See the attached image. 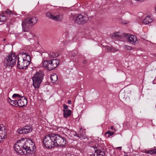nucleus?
<instances>
[{
	"instance_id": "f257e3e1",
	"label": "nucleus",
	"mask_w": 156,
	"mask_h": 156,
	"mask_svg": "<svg viewBox=\"0 0 156 156\" xmlns=\"http://www.w3.org/2000/svg\"><path fill=\"white\" fill-rule=\"evenodd\" d=\"M35 148V144L32 140H27L24 139L18 140L14 145V149L17 153L22 155L28 154H33Z\"/></svg>"
},
{
	"instance_id": "f03ea898",
	"label": "nucleus",
	"mask_w": 156,
	"mask_h": 156,
	"mask_svg": "<svg viewBox=\"0 0 156 156\" xmlns=\"http://www.w3.org/2000/svg\"><path fill=\"white\" fill-rule=\"evenodd\" d=\"M60 61L58 59L44 60L41 64V67H44L48 70H51L57 67Z\"/></svg>"
},
{
	"instance_id": "7ed1b4c3",
	"label": "nucleus",
	"mask_w": 156,
	"mask_h": 156,
	"mask_svg": "<svg viewBox=\"0 0 156 156\" xmlns=\"http://www.w3.org/2000/svg\"><path fill=\"white\" fill-rule=\"evenodd\" d=\"M43 142L46 148H51L55 147L54 134L46 135L43 140Z\"/></svg>"
},
{
	"instance_id": "20e7f679",
	"label": "nucleus",
	"mask_w": 156,
	"mask_h": 156,
	"mask_svg": "<svg viewBox=\"0 0 156 156\" xmlns=\"http://www.w3.org/2000/svg\"><path fill=\"white\" fill-rule=\"evenodd\" d=\"M54 136L55 147L58 146H63L66 145V139L67 136L65 134H54Z\"/></svg>"
},
{
	"instance_id": "39448f33",
	"label": "nucleus",
	"mask_w": 156,
	"mask_h": 156,
	"mask_svg": "<svg viewBox=\"0 0 156 156\" xmlns=\"http://www.w3.org/2000/svg\"><path fill=\"white\" fill-rule=\"evenodd\" d=\"M8 101L11 105L14 106H19L21 107L25 106L27 105V99L23 96L18 100H12L9 98Z\"/></svg>"
},
{
	"instance_id": "423d86ee",
	"label": "nucleus",
	"mask_w": 156,
	"mask_h": 156,
	"mask_svg": "<svg viewBox=\"0 0 156 156\" xmlns=\"http://www.w3.org/2000/svg\"><path fill=\"white\" fill-rule=\"evenodd\" d=\"M17 59V56L14 54H11L5 59L4 64L6 66L12 67L16 64Z\"/></svg>"
},
{
	"instance_id": "0eeeda50",
	"label": "nucleus",
	"mask_w": 156,
	"mask_h": 156,
	"mask_svg": "<svg viewBox=\"0 0 156 156\" xmlns=\"http://www.w3.org/2000/svg\"><path fill=\"white\" fill-rule=\"evenodd\" d=\"M89 19L86 14H80L74 17L73 20L75 23L79 25H83L87 22Z\"/></svg>"
},
{
	"instance_id": "6e6552de",
	"label": "nucleus",
	"mask_w": 156,
	"mask_h": 156,
	"mask_svg": "<svg viewBox=\"0 0 156 156\" xmlns=\"http://www.w3.org/2000/svg\"><path fill=\"white\" fill-rule=\"evenodd\" d=\"M43 77V74L40 72H37L32 77L33 85L35 88L39 87Z\"/></svg>"
},
{
	"instance_id": "1a4fd4ad",
	"label": "nucleus",
	"mask_w": 156,
	"mask_h": 156,
	"mask_svg": "<svg viewBox=\"0 0 156 156\" xmlns=\"http://www.w3.org/2000/svg\"><path fill=\"white\" fill-rule=\"evenodd\" d=\"M38 20L37 18L35 16L27 18L22 22V25L23 28H25L28 26V25L32 26L35 24Z\"/></svg>"
},
{
	"instance_id": "9d476101",
	"label": "nucleus",
	"mask_w": 156,
	"mask_h": 156,
	"mask_svg": "<svg viewBox=\"0 0 156 156\" xmlns=\"http://www.w3.org/2000/svg\"><path fill=\"white\" fill-rule=\"evenodd\" d=\"M17 56V59L24 60H30V55L26 52V51H22L19 53Z\"/></svg>"
},
{
	"instance_id": "9b49d317",
	"label": "nucleus",
	"mask_w": 156,
	"mask_h": 156,
	"mask_svg": "<svg viewBox=\"0 0 156 156\" xmlns=\"http://www.w3.org/2000/svg\"><path fill=\"white\" fill-rule=\"evenodd\" d=\"M30 61L18 59L17 66L20 69H24L29 64Z\"/></svg>"
},
{
	"instance_id": "f8f14e48",
	"label": "nucleus",
	"mask_w": 156,
	"mask_h": 156,
	"mask_svg": "<svg viewBox=\"0 0 156 156\" xmlns=\"http://www.w3.org/2000/svg\"><path fill=\"white\" fill-rule=\"evenodd\" d=\"M124 35L128 40V42L132 44H135L137 41V39L135 35L130 34H124Z\"/></svg>"
},
{
	"instance_id": "ddd939ff",
	"label": "nucleus",
	"mask_w": 156,
	"mask_h": 156,
	"mask_svg": "<svg viewBox=\"0 0 156 156\" xmlns=\"http://www.w3.org/2000/svg\"><path fill=\"white\" fill-rule=\"evenodd\" d=\"M32 130V128L30 126H25L22 128H19L18 132L20 134H27L30 133Z\"/></svg>"
},
{
	"instance_id": "4468645a",
	"label": "nucleus",
	"mask_w": 156,
	"mask_h": 156,
	"mask_svg": "<svg viewBox=\"0 0 156 156\" xmlns=\"http://www.w3.org/2000/svg\"><path fill=\"white\" fill-rule=\"evenodd\" d=\"M7 133L6 129L0 130V139L2 142L5 138H7Z\"/></svg>"
},
{
	"instance_id": "2eb2a0df",
	"label": "nucleus",
	"mask_w": 156,
	"mask_h": 156,
	"mask_svg": "<svg viewBox=\"0 0 156 156\" xmlns=\"http://www.w3.org/2000/svg\"><path fill=\"white\" fill-rule=\"evenodd\" d=\"M23 36L27 39L30 40L32 39L35 35L30 32H27L23 34Z\"/></svg>"
},
{
	"instance_id": "dca6fc26",
	"label": "nucleus",
	"mask_w": 156,
	"mask_h": 156,
	"mask_svg": "<svg viewBox=\"0 0 156 156\" xmlns=\"http://www.w3.org/2000/svg\"><path fill=\"white\" fill-rule=\"evenodd\" d=\"M103 141L98 142V144H97V146H95L93 147L94 150L95 149H98V150H101V149H104V144L103 143H102Z\"/></svg>"
},
{
	"instance_id": "f3484780",
	"label": "nucleus",
	"mask_w": 156,
	"mask_h": 156,
	"mask_svg": "<svg viewBox=\"0 0 156 156\" xmlns=\"http://www.w3.org/2000/svg\"><path fill=\"white\" fill-rule=\"evenodd\" d=\"M83 130V128H80L79 133L78 134L76 133L74 135V136L80 138H85L86 137L85 132H84L82 134H81V131H82Z\"/></svg>"
},
{
	"instance_id": "a211bd4d",
	"label": "nucleus",
	"mask_w": 156,
	"mask_h": 156,
	"mask_svg": "<svg viewBox=\"0 0 156 156\" xmlns=\"http://www.w3.org/2000/svg\"><path fill=\"white\" fill-rule=\"evenodd\" d=\"M105 154L104 151H102L101 150H98L95 149V153L94 156H104Z\"/></svg>"
},
{
	"instance_id": "6ab92c4d",
	"label": "nucleus",
	"mask_w": 156,
	"mask_h": 156,
	"mask_svg": "<svg viewBox=\"0 0 156 156\" xmlns=\"http://www.w3.org/2000/svg\"><path fill=\"white\" fill-rule=\"evenodd\" d=\"M153 19L150 16H147L143 20V23L145 24H148L152 22Z\"/></svg>"
},
{
	"instance_id": "aec40b11",
	"label": "nucleus",
	"mask_w": 156,
	"mask_h": 156,
	"mask_svg": "<svg viewBox=\"0 0 156 156\" xmlns=\"http://www.w3.org/2000/svg\"><path fill=\"white\" fill-rule=\"evenodd\" d=\"M106 50L108 52L115 53L118 51L119 49L112 46H108L106 48Z\"/></svg>"
},
{
	"instance_id": "412c9836",
	"label": "nucleus",
	"mask_w": 156,
	"mask_h": 156,
	"mask_svg": "<svg viewBox=\"0 0 156 156\" xmlns=\"http://www.w3.org/2000/svg\"><path fill=\"white\" fill-rule=\"evenodd\" d=\"M63 116L65 118H68L71 114V111L70 110H63Z\"/></svg>"
},
{
	"instance_id": "4be33fe9",
	"label": "nucleus",
	"mask_w": 156,
	"mask_h": 156,
	"mask_svg": "<svg viewBox=\"0 0 156 156\" xmlns=\"http://www.w3.org/2000/svg\"><path fill=\"white\" fill-rule=\"evenodd\" d=\"M63 18L62 15H59L57 16H54L52 19L57 21H62Z\"/></svg>"
},
{
	"instance_id": "5701e85b",
	"label": "nucleus",
	"mask_w": 156,
	"mask_h": 156,
	"mask_svg": "<svg viewBox=\"0 0 156 156\" xmlns=\"http://www.w3.org/2000/svg\"><path fill=\"white\" fill-rule=\"evenodd\" d=\"M50 78L52 82L54 83L57 81L58 80V76L56 74L51 75Z\"/></svg>"
},
{
	"instance_id": "b1692460",
	"label": "nucleus",
	"mask_w": 156,
	"mask_h": 156,
	"mask_svg": "<svg viewBox=\"0 0 156 156\" xmlns=\"http://www.w3.org/2000/svg\"><path fill=\"white\" fill-rule=\"evenodd\" d=\"M22 97V96L19 94H14L12 95V98L13 99V100H15V99H19Z\"/></svg>"
},
{
	"instance_id": "393cba45",
	"label": "nucleus",
	"mask_w": 156,
	"mask_h": 156,
	"mask_svg": "<svg viewBox=\"0 0 156 156\" xmlns=\"http://www.w3.org/2000/svg\"><path fill=\"white\" fill-rule=\"evenodd\" d=\"M155 148L152 150H151L147 151H146L145 153L148 154H156V148L154 147Z\"/></svg>"
},
{
	"instance_id": "a878e982",
	"label": "nucleus",
	"mask_w": 156,
	"mask_h": 156,
	"mask_svg": "<svg viewBox=\"0 0 156 156\" xmlns=\"http://www.w3.org/2000/svg\"><path fill=\"white\" fill-rule=\"evenodd\" d=\"M6 20V18L3 15V13L0 14V22H4Z\"/></svg>"
},
{
	"instance_id": "bb28decb",
	"label": "nucleus",
	"mask_w": 156,
	"mask_h": 156,
	"mask_svg": "<svg viewBox=\"0 0 156 156\" xmlns=\"http://www.w3.org/2000/svg\"><path fill=\"white\" fill-rule=\"evenodd\" d=\"M114 134V132L108 131L105 133V136L107 137H109L110 136L113 135Z\"/></svg>"
},
{
	"instance_id": "cd10ccee",
	"label": "nucleus",
	"mask_w": 156,
	"mask_h": 156,
	"mask_svg": "<svg viewBox=\"0 0 156 156\" xmlns=\"http://www.w3.org/2000/svg\"><path fill=\"white\" fill-rule=\"evenodd\" d=\"M47 17L49 18V19H52L54 15H53L50 12H47L46 14Z\"/></svg>"
},
{
	"instance_id": "c85d7f7f",
	"label": "nucleus",
	"mask_w": 156,
	"mask_h": 156,
	"mask_svg": "<svg viewBox=\"0 0 156 156\" xmlns=\"http://www.w3.org/2000/svg\"><path fill=\"white\" fill-rule=\"evenodd\" d=\"M117 40L120 41H125V37L123 36L120 35V37H118Z\"/></svg>"
},
{
	"instance_id": "c756f323",
	"label": "nucleus",
	"mask_w": 156,
	"mask_h": 156,
	"mask_svg": "<svg viewBox=\"0 0 156 156\" xmlns=\"http://www.w3.org/2000/svg\"><path fill=\"white\" fill-rule=\"evenodd\" d=\"M124 48L125 49L129 50H131L132 49L131 47L127 45H124Z\"/></svg>"
},
{
	"instance_id": "7c9ffc66",
	"label": "nucleus",
	"mask_w": 156,
	"mask_h": 156,
	"mask_svg": "<svg viewBox=\"0 0 156 156\" xmlns=\"http://www.w3.org/2000/svg\"><path fill=\"white\" fill-rule=\"evenodd\" d=\"M120 35L119 33H115L114 34V36L116 39H118V37H120Z\"/></svg>"
},
{
	"instance_id": "2f4dec72",
	"label": "nucleus",
	"mask_w": 156,
	"mask_h": 156,
	"mask_svg": "<svg viewBox=\"0 0 156 156\" xmlns=\"http://www.w3.org/2000/svg\"><path fill=\"white\" fill-rule=\"evenodd\" d=\"M5 12L7 14H10L12 13V11L9 9H7L5 11Z\"/></svg>"
},
{
	"instance_id": "473e14b6",
	"label": "nucleus",
	"mask_w": 156,
	"mask_h": 156,
	"mask_svg": "<svg viewBox=\"0 0 156 156\" xmlns=\"http://www.w3.org/2000/svg\"><path fill=\"white\" fill-rule=\"evenodd\" d=\"M6 129H5V127L3 126V125L2 126H1L0 125V130H5Z\"/></svg>"
},
{
	"instance_id": "72a5a7b5",
	"label": "nucleus",
	"mask_w": 156,
	"mask_h": 156,
	"mask_svg": "<svg viewBox=\"0 0 156 156\" xmlns=\"http://www.w3.org/2000/svg\"><path fill=\"white\" fill-rule=\"evenodd\" d=\"M63 107L64 110H67L68 108V106L65 104L63 105Z\"/></svg>"
},
{
	"instance_id": "f704fd0d",
	"label": "nucleus",
	"mask_w": 156,
	"mask_h": 156,
	"mask_svg": "<svg viewBox=\"0 0 156 156\" xmlns=\"http://www.w3.org/2000/svg\"><path fill=\"white\" fill-rule=\"evenodd\" d=\"M63 130V128H62V127H59L57 129V131H58L59 130Z\"/></svg>"
},
{
	"instance_id": "c9c22d12",
	"label": "nucleus",
	"mask_w": 156,
	"mask_h": 156,
	"mask_svg": "<svg viewBox=\"0 0 156 156\" xmlns=\"http://www.w3.org/2000/svg\"><path fill=\"white\" fill-rule=\"evenodd\" d=\"M71 102H71V101H70V100H69L68 101V104H71Z\"/></svg>"
},
{
	"instance_id": "e433bc0d",
	"label": "nucleus",
	"mask_w": 156,
	"mask_h": 156,
	"mask_svg": "<svg viewBox=\"0 0 156 156\" xmlns=\"http://www.w3.org/2000/svg\"><path fill=\"white\" fill-rule=\"evenodd\" d=\"M114 128V127L113 126H111L110 128H109L111 129H113Z\"/></svg>"
},
{
	"instance_id": "4c0bfd02",
	"label": "nucleus",
	"mask_w": 156,
	"mask_h": 156,
	"mask_svg": "<svg viewBox=\"0 0 156 156\" xmlns=\"http://www.w3.org/2000/svg\"><path fill=\"white\" fill-rule=\"evenodd\" d=\"M83 130L82 131H81V134H82L84 132H85V130L84 129H83Z\"/></svg>"
},
{
	"instance_id": "58836bf2",
	"label": "nucleus",
	"mask_w": 156,
	"mask_h": 156,
	"mask_svg": "<svg viewBox=\"0 0 156 156\" xmlns=\"http://www.w3.org/2000/svg\"><path fill=\"white\" fill-rule=\"evenodd\" d=\"M117 148L119 150H121L122 148V147H117Z\"/></svg>"
},
{
	"instance_id": "ea45409f",
	"label": "nucleus",
	"mask_w": 156,
	"mask_h": 156,
	"mask_svg": "<svg viewBox=\"0 0 156 156\" xmlns=\"http://www.w3.org/2000/svg\"><path fill=\"white\" fill-rule=\"evenodd\" d=\"M83 62L84 64H86L87 62V61L86 60H84L83 61Z\"/></svg>"
},
{
	"instance_id": "a19ab883",
	"label": "nucleus",
	"mask_w": 156,
	"mask_h": 156,
	"mask_svg": "<svg viewBox=\"0 0 156 156\" xmlns=\"http://www.w3.org/2000/svg\"><path fill=\"white\" fill-rule=\"evenodd\" d=\"M124 156H127V155H125Z\"/></svg>"
}]
</instances>
